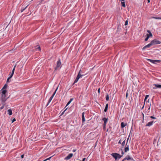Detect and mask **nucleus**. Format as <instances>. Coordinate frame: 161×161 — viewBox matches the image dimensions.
Here are the masks:
<instances>
[{
	"label": "nucleus",
	"instance_id": "obj_1",
	"mask_svg": "<svg viewBox=\"0 0 161 161\" xmlns=\"http://www.w3.org/2000/svg\"><path fill=\"white\" fill-rule=\"evenodd\" d=\"M1 92L2 94H1V98H2V103H4L5 101L7 100V98H6V93L7 92V91L5 89H2L1 90Z\"/></svg>",
	"mask_w": 161,
	"mask_h": 161
},
{
	"label": "nucleus",
	"instance_id": "obj_2",
	"mask_svg": "<svg viewBox=\"0 0 161 161\" xmlns=\"http://www.w3.org/2000/svg\"><path fill=\"white\" fill-rule=\"evenodd\" d=\"M112 155L115 160L119 159L122 157V155L116 153H113Z\"/></svg>",
	"mask_w": 161,
	"mask_h": 161
},
{
	"label": "nucleus",
	"instance_id": "obj_3",
	"mask_svg": "<svg viewBox=\"0 0 161 161\" xmlns=\"http://www.w3.org/2000/svg\"><path fill=\"white\" fill-rule=\"evenodd\" d=\"M61 67V60L60 58L58 59V60L57 62V65L55 69V70H57L58 68L60 69Z\"/></svg>",
	"mask_w": 161,
	"mask_h": 161
},
{
	"label": "nucleus",
	"instance_id": "obj_4",
	"mask_svg": "<svg viewBox=\"0 0 161 161\" xmlns=\"http://www.w3.org/2000/svg\"><path fill=\"white\" fill-rule=\"evenodd\" d=\"M151 42L152 43L153 45L157 44H159L161 43V42L158 41L156 39H154L152 40Z\"/></svg>",
	"mask_w": 161,
	"mask_h": 161
},
{
	"label": "nucleus",
	"instance_id": "obj_5",
	"mask_svg": "<svg viewBox=\"0 0 161 161\" xmlns=\"http://www.w3.org/2000/svg\"><path fill=\"white\" fill-rule=\"evenodd\" d=\"M16 67V65H15L14 66L13 68V69L12 70V72L10 73V74L9 75V77L10 78H11L13 76L14 74Z\"/></svg>",
	"mask_w": 161,
	"mask_h": 161
},
{
	"label": "nucleus",
	"instance_id": "obj_6",
	"mask_svg": "<svg viewBox=\"0 0 161 161\" xmlns=\"http://www.w3.org/2000/svg\"><path fill=\"white\" fill-rule=\"evenodd\" d=\"M152 45H153L152 43L151 42L150 43L148 44H147V45L145 46L144 47L142 48V50L143 51L146 48H149Z\"/></svg>",
	"mask_w": 161,
	"mask_h": 161
},
{
	"label": "nucleus",
	"instance_id": "obj_7",
	"mask_svg": "<svg viewBox=\"0 0 161 161\" xmlns=\"http://www.w3.org/2000/svg\"><path fill=\"white\" fill-rule=\"evenodd\" d=\"M73 156V154L72 153H69L67 156L64 158V159L68 160L70 159Z\"/></svg>",
	"mask_w": 161,
	"mask_h": 161
},
{
	"label": "nucleus",
	"instance_id": "obj_8",
	"mask_svg": "<svg viewBox=\"0 0 161 161\" xmlns=\"http://www.w3.org/2000/svg\"><path fill=\"white\" fill-rule=\"evenodd\" d=\"M125 159L127 160H130V161H135L133 158L131 157L129 155H127L125 157Z\"/></svg>",
	"mask_w": 161,
	"mask_h": 161
},
{
	"label": "nucleus",
	"instance_id": "obj_9",
	"mask_svg": "<svg viewBox=\"0 0 161 161\" xmlns=\"http://www.w3.org/2000/svg\"><path fill=\"white\" fill-rule=\"evenodd\" d=\"M153 86H155V87H154L153 88V89H155L156 88H161V85L158 84H154L153 85Z\"/></svg>",
	"mask_w": 161,
	"mask_h": 161
},
{
	"label": "nucleus",
	"instance_id": "obj_10",
	"mask_svg": "<svg viewBox=\"0 0 161 161\" xmlns=\"http://www.w3.org/2000/svg\"><path fill=\"white\" fill-rule=\"evenodd\" d=\"M129 151V145L126 144L125 147V152H126Z\"/></svg>",
	"mask_w": 161,
	"mask_h": 161
},
{
	"label": "nucleus",
	"instance_id": "obj_11",
	"mask_svg": "<svg viewBox=\"0 0 161 161\" xmlns=\"http://www.w3.org/2000/svg\"><path fill=\"white\" fill-rule=\"evenodd\" d=\"M147 32L149 33V34H147V36H149V38L150 37H152L153 36V35L152 33H151V31L149 30H147Z\"/></svg>",
	"mask_w": 161,
	"mask_h": 161
},
{
	"label": "nucleus",
	"instance_id": "obj_12",
	"mask_svg": "<svg viewBox=\"0 0 161 161\" xmlns=\"http://www.w3.org/2000/svg\"><path fill=\"white\" fill-rule=\"evenodd\" d=\"M108 118H104L103 119V120L104 121L103 124H104V125H106L107 122L108 121Z\"/></svg>",
	"mask_w": 161,
	"mask_h": 161
},
{
	"label": "nucleus",
	"instance_id": "obj_13",
	"mask_svg": "<svg viewBox=\"0 0 161 161\" xmlns=\"http://www.w3.org/2000/svg\"><path fill=\"white\" fill-rule=\"evenodd\" d=\"M153 121L149 122L147 124L146 126H150L153 125Z\"/></svg>",
	"mask_w": 161,
	"mask_h": 161
},
{
	"label": "nucleus",
	"instance_id": "obj_14",
	"mask_svg": "<svg viewBox=\"0 0 161 161\" xmlns=\"http://www.w3.org/2000/svg\"><path fill=\"white\" fill-rule=\"evenodd\" d=\"M85 113L83 112L82 113V122H84L85 121V119L84 117Z\"/></svg>",
	"mask_w": 161,
	"mask_h": 161
},
{
	"label": "nucleus",
	"instance_id": "obj_15",
	"mask_svg": "<svg viewBox=\"0 0 161 161\" xmlns=\"http://www.w3.org/2000/svg\"><path fill=\"white\" fill-rule=\"evenodd\" d=\"M35 48L36 50L41 51V47L39 46H36L35 47Z\"/></svg>",
	"mask_w": 161,
	"mask_h": 161
},
{
	"label": "nucleus",
	"instance_id": "obj_16",
	"mask_svg": "<svg viewBox=\"0 0 161 161\" xmlns=\"http://www.w3.org/2000/svg\"><path fill=\"white\" fill-rule=\"evenodd\" d=\"M127 124V123H125L123 122H122L121 123V126L122 128H124L125 126Z\"/></svg>",
	"mask_w": 161,
	"mask_h": 161
},
{
	"label": "nucleus",
	"instance_id": "obj_17",
	"mask_svg": "<svg viewBox=\"0 0 161 161\" xmlns=\"http://www.w3.org/2000/svg\"><path fill=\"white\" fill-rule=\"evenodd\" d=\"M28 5L27 6H22V8L21 10V12H23L27 7Z\"/></svg>",
	"mask_w": 161,
	"mask_h": 161
},
{
	"label": "nucleus",
	"instance_id": "obj_18",
	"mask_svg": "<svg viewBox=\"0 0 161 161\" xmlns=\"http://www.w3.org/2000/svg\"><path fill=\"white\" fill-rule=\"evenodd\" d=\"M147 60L148 61L150 62H151L152 63H153V64H155V60H152V59H147Z\"/></svg>",
	"mask_w": 161,
	"mask_h": 161
},
{
	"label": "nucleus",
	"instance_id": "obj_19",
	"mask_svg": "<svg viewBox=\"0 0 161 161\" xmlns=\"http://www.w3.org/2000/svg\"><path fill=\"white\" fill-rule=\"evenodd\" d=\"M8 114L9 115H11L12 114V112L11 109H9L8 110Z\"/></svg>",
	"mask_w": 161,
	"mask_h": 161
},
{
	"label": "nucleus",
	"instance_id": "obj_20",
	"mask_svg": "<svg viewBox=\"0 0 161 161\" xmlns=\"http://www.w3.org/2000/svg\"><path fill=\"white\" fill-rule=\"evenodd\" d=\"M85 75H81L80 74V73H79L77 77H78V78H80L81 77H82L83 76H84Z\"/></svg>",
	"mask_w": 161,
	"mask_h": 161
},
{
	"label": "nucleus",
	"instance_id": "obj_21",
	"mask_svg": "<svg viewBox=\"0 0 161 161\" xmlns=\"http://www.w3.org/2000/svg\"><path fill=\"white\" fill-rule=\"evenodd\" d=\"M108 103H107L105 106V108L104 109V111L105 112H107L108 109Z\"/></svg>",
	"mask_w": 161,
	"mask_h": 161
},
{
	"label": "nucleus",
	"instance_id": "obj_22",
	"mask_svg": "<svg viewBox=\"0 0 161 161\" xmlns=\"http://www.w3.org/2000/svg\"><path fill=\"white\" fill-rule=\"evenodd\" d=\"M58 89V87H57L56 88V90H55V92H54V93H53V94L50 97L52 98H53V97H54V96L55 95L56 92V91Z\"/></svg>",
	"mask_w": 161,
	"mask_h": 161
},
{
	"label": "nucleus",
	"instance_id": "obj_23",
	"mask_svg": "<svg viewBox=\"0 0 161 161\" xmlns=\"http://www.w3.org/2000/svg\"><path fill=\"white\" fill-rule=\"evenodd\" d=\"M73 98H71L70 99V100L67 103V105L65 107H66L67 106H68L71 103V102L73 101Z\"/></svg>",
	"mask_w": 161,
	"mask_h": 161
},
{
	"label": "nucleus",
	"instance_id": "obj_24",
	"mask_svg": "<svg viewBox=\"0 0 161 161\" xmlns=\"http://www.w3.org/2000/svg\"><path fill=\"white\" fill-rule=\"evenodd\" d=\"M80 78H78V77H76V78L75 79V80L74 81V84L77 83L78 81V80Z\"/></svg>",
	"mask_w": 161,
	"mask_h": 161
},
{
	"label": "nucleus",
	"instance_id": "obj_25",
	"mask_svg": "<svg viewBox=\"0 0 161 161\" xmlns=\"http://www.w3.org/2000/svg\"><path fill=\"white\" fill-rule=\"evenodd\" d=\"M151 18L154 19H160V17H152Z\"/></svg>",
	"mask_w": 161,
	"mask_h": 161
},
{
	"label": "nucleus",
	"instance_id": "obj_26",
	"mask_svg": "<svg viewBox=\"0 0 161 161\" xmlns=\"http://www.w3.org/2000/svg\"><path fill=\"white\" fill-rule=\"evenodd\" d=\"M109 95H108V94H107L106 95V99L107 101H108L109 100Z\"/></svg>",
	"mask_w": 161,
	"mask_h": 161
},
{
	"label": "nucleus",
	"instance_id": "obj_27",
	"mask_svg": "<svg viewBox=\"0 0 161 161\" xmlns=\"http://www.w3.org/2000/svg\"><path fill=\"white\" fill-rule=\"evenodd\" d=\"M121 4L122 6L124 7H125V3L124 2H121Z\"/></svg>",
	"mask_w": 161,
	"mask_h": 161
},
{
	"label": "nucleus",
	"instance_id": "obj_28",
	"mask_svg": "<svg viewBox=\"0 0 161 161\" xmlns=\"http://www.w3.org/2000/svg\"><path fill=\"white\" fill-rule=\"evenodd\" d=\"M125 144V140L123 141L121 143V145L123 147H124Z\"/></svg>",
	"mask_w": 161,
	"mask_h": 161
},
{
	"label": "nucleus",
	"instance_id": "obj_29",
	"mask_svg": "<svg viewBox=\"0 0 161 161\" xmlns=\"http://www.w3.org/2000/svg\"><path fill=\"white\" fill-rule=\"evenodd\" d=\"M4 105H5V104L3 103V106L0 107V110H1L3 108Z\"/></svg>",
	"mask_w": 161,
	"mask_h": 161
},
{
	"label": "nucleus",
	"instance_id": "obj_30",
	"mask_svg": "<svg viewBox=\"0 0 161 161\" xmlns=\"http://www.w3.org/2000/svg\"><path fill=\"white\" fill-rule=\"evenodd\" d=\"M7 86L6 84H5L2 89H5L7 88Z\"/></svg>",
	"mask_w": 161,
	"mask_h": 161
},
{
	"label": "nucleus",
	"instance_id": "obj_31",
	"mask_svg": "<svg viewBox=\"0 0 161 161\" xmlns=\"http://www.w3.org/2000/svg\"><path fill=\"white\" fill-rule=\"evenodd\" d=\"M148 97H149V95H146L145 98V99H144V101H145L144 103H145V101H146V99H147V98H148Z\"/></svg>",
	"mask_w": 161,
	"mask_h": 161
},
{
	"label": "nucleus",
	"instance_id": "obj_32",
	"mask_svg": "<svg viewBox=\"0 0 161 161\" xmlns=\"http://www.w3.org/2000/svg\"><path fill=\"white\" fill-rule=\"evenodd\" d=\"M160 62V60H155V64L156 63H159Z\"/></svg>",
	"mask_w": 161,
	"mask_h": 161
},
{
	"label": "nucleus",
	"instance_id": "obj_33",
	"mask_svg": "<svg viewBox=\"0 0 161 161\" xmlns=\"http://www.w3.org/2000/svg\"><path fill=\"white\" fill-rule=\"evenodd\" d=\"M149 36H147V37L145 39V41H147L148 40V39H149Z\"/></svg>",
	"mask_w": 161,
	"mask_h": 161
},
{
	"label": "nucleus",
	"instance_id": "obj_34",
	"mask_svg": "<svg viewBox=\"0 0 161 161\" xmlns=\"http://www.w3.org/2000/svg\"><path fill=\"white\" fill-rule=\"evenodd\" d=\"M128 20H126L125 21V25H128Z\"/></svg>",
	"mask_w": 161,
	"mask_h": 161
},
{
	"label": "nucleus",
	"instance_id": "obj_35",
	"mask_svg": "<svg viewBox=\"0 0 161 161\" xmlns=\"http://www.w3.org/2000/svg\"><path fill=\"white\" fill-rule=\"evenodd\" d=\"M52 157H51L49 158H47L45 160H43V161H46L47 160H49Z\"/></svg>",
	"mask_w": 161,
	"mask_h": 161
},
{
	"label": "nucleus",
	"instance_id": "obj_36",
	"mask_svg": "<svg viewBox=\"0 0 161 161\" xmlns=\"http://www.w3.org/2000/svg\"><path fill=\"white\" fill-rule=\"evenodd\" d=\"M52 99L53 98H52L50 97L48 102V103H50L51 100H52Z\"/></svg>",
	"mask_w": 161,
	"mask_h": 161
},
{
	"label": "nucleus",
	"instance_id": "obj_37",
	"mask_svg": "<svg viewBox=\"0 0 161 161\" xmlns=\"http://www.w3.org/2000/svg\"><path fill=\"white\" fill-rule=\"evenodd\" d=\"M52 99L53 98H52L50 97L48 102V103H50L51 100H52Z\"/></svg>",
	"mask_w": 161,
	"mask_h": 161
},
{
	"label": "nucleus",
	"instance_id": "obj_38",
	"mask_svg": "<svg viewBox=\"0 0 161 161\" xmlns=\"http://www.w3.org/2000/svg\"><path fill=\"white\" fill-rule=\"evenodd\" d=\"M52 99L53 98H52L50 97L48 102V103H50L51 100H52Z\"/></svg>",
	"mask_w": 161,
	"mask_h": 161
},
{
	"label": "nucleus",
	"instance_id": "obj_39",
	"mask_svg": "<svg viewBox=\"0 0 161 161\" xmlns=\"http://www.w3.org/2000/svg\"><path fill=\"white\" fill-rule=\"evenodd\" d=\"M16 121V119L15 118H14L12 120H11L12 122V123H13L15 121Z\"/></svg>",
	"mask_w": 161,
	"mask_h": 161
},
{
	"label": "nucleus",
	"instance_id": "obj_40",
	"mask_svg": "<svg viewBox=\"0 0 161 161\" xmlns=\"http://www.w3.org/2000/svg\"><path fill=\"white\" fill-rule=\"evenodd\" d=\"M150 118L152 119H156V118L153 116H151L150 117Z\"/></svg>",
	"mask_w": 161,
	"mask_h": 161
},
{
	"label": "nucleus",
	"instance_id": "obj_41",
	"mask_svg": "<svg viewBox=\"0 0 161 161\" xmlns=\"http://www.w3.org/2000/svg\"><path fill=\"white\" fill-rule=\"evenodd\" d=\"M11 79L9 77H8V78L7 79V82L8 83V82H9V79Z\"/></svg>",
	"mask_w": 161,
	"mask_h": 161
},
{
	"label": "nucleus",
	"instance_id": "obj_42",
	"mask_svg": "<svg viewBox=\"0 0 161 161\" xmlns=\"http://www.w3.org/2000/svg\"><path fill=\"white\" fill-rule=\"evenodd\" d=\"M67 108H66L61 114V115H62L64 114V113L65 111L67 110Z\"/></svg>",
	"mask_w": 161,
	"mask_h": 161
},
{
	"label": "nucleus",
	"instance_id": "obj_43",
	"mask_svg": "<svg viewBox=\"0 0 161 161\" xmlns=\"http://www.w3.org/2000/svg\"><path fill=\"white\" fill-rule=\"evenodd\" d=\"M24 154H22V155H21V158H24Z\"/></svg>",
	"mask_w": 161,
	"mask_h": 161
},
{
	"label": "nucleus",
	"instance_id": "obj_44",
	"mask_svg": "<svg viewBox=\"0 0 161 161\" xmlns=\"http://www.w3.org/2000/svg\"><path fill=\"white\" fill-rule=\"evenodd\" d=\"M106 125H104V124H103V128L105 129L106 127Z\"/></svg>",
	"mask_w": 161,
	"mask_h": 161
},
{
	"label": "nucleus",
	"instance_id": "obj_45",
	"mask_svg": "<svg viewBox=\"0 0 161 161\" xmlns=\"http://www.w3.org/2000/svg\"><path fill=\"white\" fill-rule=\"evenodd\" d=\"M129 137L128 138V139H127V141H126V144H128V140H129Z\"/></svg>",
	"mask_w": 161,
	"mask_h": 161
},
{
	"label": "nucleus",
	"instance_id": "obj_46",
	"mask_svg": "<svg viewBox=\"0 0 161 161\" xmlns=\"http://www.w3.org/2000/svg\"><path fill=\"white\" fill-rule=\"evenodd\" d=\"M128 95V93L127 92H126V97L127 98Z\"/></svg>",
	"mask_w": 161,
	"mask_h": 161
},
{
	"label": "nucleus",
	"instance_id": "obj_47",
	"mask_svg": "<svg viewBox=\"0 0 161 161\" xmlns=\"http://www.w3.org/2000/svg\"><path fill=\"white\" fill-rule=\"evenodd\" d=\"M160 144V142H159V140L158 141L157 145L158 146Z\"/></svg>",
	"mask_w": 161,
	"mask_h": 161
},
{
	"label": "nucleus",
	"instance_id": "obj_48",
	"mask_svg": "<svg viewBox=\"0 0 161 161\" xmlns=\"http://www.w3.org/2000/svg\"><path fill=\"white\" fill-rule=\"evenodd\" d=\"M156 139H154V141H153V144H154L155 143V142H156Z\"/></svg>",
	"mask_w": 161,
	"mask_h": 161
},
{
	"label": "nucleus",
	"instance_id": "obj_49",
	"mask_svg": "<svg viewBox=\"0 0 161 161\" xmlns=\"http://www.w3.org/2000/svg\"><path fill=\"white\" fill-rule=\"evenodd\" d=\"M118 143L119 144H121V141L120 140L118 142Z\"/></svg>",
	"mask_w": 161,
	"mask_h": 161
},
{
	"label": "nucleus",
	"instance_id": "obj_50",
	"mask_svg": "<svg viewBox=\"0 0 161 161\" xmlns=\"http://www.w3.org/2000/svg\"><path fill=\"white\" fill-rule=\"evenodd\" d=\"M86 159V158H84L83 159L82 161H85V160Z\"/></svg>",
	"mask_w": 161,
	"mask_h": 161
},
{
	"label": "nucleus",
	"instance_id": "obj_51",
	"mask_svg": "<svg viewBox=\"0 0 161 161\" xmlns=\"http://www.w3.org/2000/svg\"><path fill=\"white\" fill-rule=\"evenodd\" d=\"M121 154H122V156H123V155L124 154V152H123V151H122V152H121Z\"/></svg>",
	"mask_w": 161,
	"mask_h": 161
},
{
	"label": "nucleus",
	"instance_id": "obj_52",
	"mask_svg": "<svg viewBox=\"0 0 161 161\" xmlns=\"http://www.w3.org/2000/svg\"><path fill=\"white\" fill-rule=\"evenodd\" d=\"M98 92L99 93H100V88L98 89Z\"/></svg>",
	"mask_w": 161,
	"mask_h": 161
},
{
	"label": "nucleus",
	"instance_id": "obj_53",
	"mask_svg": "<svg viewBox=\"0 0 161 161\" xmlns=\"http://www.w3.org/2000/svg\"><path fill=\"white\" fill-rule=\"evenodd\" d=\"M49 103H48V102L46 105V106H47L49 104Z\"/></svg>",
	"mask_w": 161,
	"mask_h": 161
},
{
	"label": "nucleus",
	"instance_id": "obj_54",
	"mask_svg": "<svg viewBox=\"0 0 161 161\" xmlns=\"http://www.w3.org/2000/svg\"><path fill=\"white\" fill-rule=\"evenodd\" d=\"M125 158L122 160V161H125Z\"/></svg>",
	"mask_w": 161,
	"mask_h": 161
},
{
	"label": "nucleus",
	"instance_id": "obj_55",
	"mask_svg": "<svg viewBox=\"0 0 161 161\" xmlns=\"http://www.w3.org/2000/svg\"><path fill=\"white\" fill-rule=\"evenodd\" d=\"M75 151H76V150L73 149V151L74 152H75Z\"/></svg>",
	"mask_w": 161,
	"mask_h": 161
},
{
	"label": "nucleus",
	"instance_id": "obj_56",
	"mask_svg": "<svg viewBox=\"0 0 161 161\" xmlns=\"http://www.w3.org/2000/svg\"><path fill=\"white\" fill-rule=\"evenodd\" d=\"M147 2L149 3L150 2V0H147Z\"/></svg>",
	"mask_w": 161,
	"mask_h": 161
},
{
	"label": "nucleus",
	"instance_id": "obj_57",
	"mask_svg": "<svg viewBox=\"0 0 161 161\" xmlns=\"http://www.w3.org/2000/svg\"><path fill=\"white\" fill-rule=\"evenodd\" d=\"M79 73H80V74H81V70H80L79 72Z\"/></svg>",
	"mask_w": 161,
	"mask_h": 161
},
{
	"label": "nucleus",
	"instance_id": "obj_58",
	"mask_svg": "<svg viewBox=\"0 0 161 161\" xmlns=\"http://www.w3.org/2000/svg\"><path fill=\"white\" fill-rule=\"evenodd\" d=\"M144 105L142 107V109L144 108Z\"/></svg>",
	"mask_w": 161,
	"mask_h": 161
},
{
	"label": "nucleus",
	"instance_id": "obj_59",
	"mask_svg": "<svg viewBox=\"0 0 161 161\" xmlns=\"http://www.w3.org/2000/svg\"><path fill=\"white\" fill-rule=\"evenodd\" d=\"M150 107L149 108H148V110L150 109Z\"/></svg>",
	"mask_w": 161,
	"mask_h": 161
},
{
	"label": "nucleus",
	"instance_id": "obj_60",
	"mask_svg": "<svg viewBox=\"0 0 161 161\" xmlns=\"http://www.w3.org/2000/svg\"><path fill=\"white\" fill-rule=\"evenodd\" d=\"M160 19H161V17H160Z\"/></svg>",
	"mask_w": 161,
	"mask_h": 161
}]
</instances>
